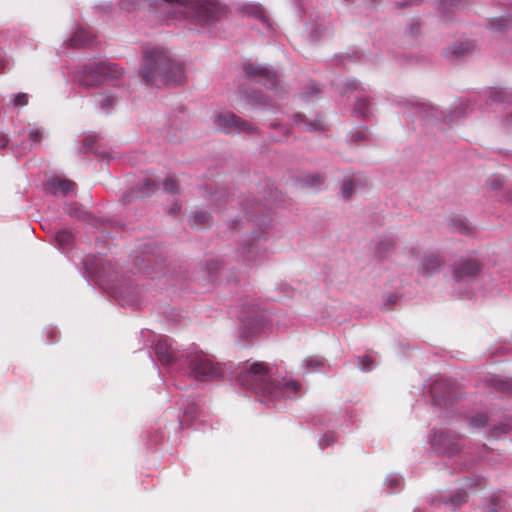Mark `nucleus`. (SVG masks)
Masks as SVG:
<instances>
[{
    "mask_svg": "<svg viewBox=\"0 0 512 512\" xmlns=\"http://www.w3.org/2000/svg\"><path fill=\"white\" fill-rule=\"evenodd\" d=\"M247 13L251 14L257 18L263 17V12L260 7L258 6H252L249 9H247Z\"/></svg>",
    "mask_w": 512,
    "mask_h": 512,
    "instance_id": "c9c22d12",
    "label": "nucleus"
},
{
    "mask_svg": "<svg viewBox=\"0 0 512 512\" xmlns=\"http://www.w3.org/2000/svg\"><path fill=\"white\" fill-rule=\"evenodd\" d=\"M325 364V358L318 355L307 356L303 360V366L307 372H314L322 368Z\"/></svg>",
    "mask_w": 512,
    "mask_h": 512,
    "instance_id": "6ab92c4d",
    "label": "nucleus"
},
{
    "mask_svg": "<svg viewBox=\"0 0 512 512\" xmlns=\"http://www.w3.org/2000/svg\"><path fill=\"white\" fill-rule=\"evenodd\" d=\"M49 185L54 194L60 193L63 195L74 191L76 187L75 182L57 176L50 179Z\"/></svg>",
    "mask_w": 512,
    "mask_h": 512,
    "instance_id": "ddd939ff",
    "label": "nucleus"
},
{
    "mask_svg": "<svg viewBox=\"0 0 512 512\" xmlns=\"http://www.w3.org/2000/svg\"><path fill=\"white\" fill-rule=\"evenodd\" d=\"M354 190V183L351 179H347L343 182L342 194L344 197H350Z\"/></svg>",
    "mask_w": 512,
    "mask_h": 512,
    "instance_id": "c756f323",
    "label": "nucleus"
},
{
    "mask_svg": "<svg viewBox=\"0 0 512 512\" xmlns=\"http://www.w3.org/2000/svg\"><path fill=\"white\" fill-rule=\"evenodd\" d=\"M357 87L356 83L355 82H352L351 84V88L355 89Z\"/></svg>",
    "mask_w": 512,
    "mask_h": 512,
    "instance_id": "3c124183",
    "label": "nucleus"
},
{
    "mask_svg": "<svg viewBox=\"0 0 512 512\" xmlns=\"http://www.w3.org/2000/svg\"><path fill=\"white\" fill-rule=\"evenodd\" d=\"M396 301V296L392 295L389 297V302L394 303Z\"/></svg>",
    "mask_w": 512,
    "mask_h": 512,
    "instance_id": "09e8293b",
    "label": "nucleus"
},
{
    "mask_svg": "<svg viewBox=\"0 0 512 512\" xmlns=\"http://www.w3.org/2000/svg\"><path fill=\"white\" fill-rule=\"evenodd\" d=\"M511 25V21L507 18H497L492 20L491 26L495 31H504L509 28Z\"/></svg>",
    "mask_w": 512,
    "mask_h": 512,
    "instance_id": "bb28decb",
    "label": "nucleus"
},
{
    "mask_svg": "<svg viewBox=\"0 0 512 512\" xmlns=\"http://www.w3.org/2000/svg\"><path fill=\"white\" fill-rule=\"evenodd\" d=\"M140 76L147 85L156 87L181 84L184 79V67L171 59L169 52L153 47L144 52Z\"/></svg>",
    "mask_w": 512,
    "mask_h": 512,
    "instance_id": "f257e3e1",
    "label": "nucleus"
},
{
    "mask_svg": "<svg viewBox=\"0 0 512 512\" xmlns=\"http://www.w3.org/2000/svg\"><path fill=\"white\" fill-rule=\"evenodd\" d=\"M190 375L198 381H212L222 376L223 366L214 363L203 352H194L186 356Z\"/></svg>",
    "mask_w": 512,
    "mask_h": 512,
    "instance_id": "7ed1b4c3",
    "label": "nucleus"
},
{
    "mask_svg": "<svg viewBox=\"0 0 512 512\" xmlns=\"http://www.w3.org/2000/svg\"><path fill=\"white\" fill-rule=\"evenodd\" d=\"M454 224L455 228L462 234L468 235L472 232L470 225L461 219L455 220Z\"/></svg>",
    "mask_w": 512,
    "mask_h": 512,
    "instance_id": "c85d7f7f",
    "label": "nucleus"
},
{
    "mask_svg": "<svg viewBox=\"0 0 512 512\" xmlns=\"http://www.w3.org/2000/svg\"><path fill=\"white\" fill-rule=\"evenodd\" d=\"M475 48L472 42H460L451 49V54L455 57H461L470 53Z\"/></svg>",
    "mask_w": 512,
    "mask_h": 512,
    "instance_id": "aec40b11",
    "label": "nucleus"
},
{
    "mask_svg": "<svg viewBox=\"0 0 512 512\" xmlns=\"http://www.w3.org/2000/svg\"><path fill=\"white\" fill-rule=\"evenodd\" d=\"M166 4H172V5H176V6H184L185 5V0H163Z\"/></svg>",
    "mask_w": 512,
    "mask_h": 512,
    "instance_id": "a19ab883",
    "label": "nucleus"
},
{
    "mask_svg": "<svg viewBox=\"0 0 512 512\" xmlns=\"http://www.w3.org/2000/svg\"><path fill=\"white\" fill-rule=\"evenodd\" d=\"M211 220H212V217L208 212L199 211V212H195L190 217L189 222L192 227L197 228V229H203L210 225Z\"/></svg>",
    "mask_w": 512,
    "mask_h": 512,
    "instance_id": "f3484780",
    "label": "nucleus"
},
{
    "mask_svg": "<svg viewBox=\"0 0 512 512\" xmlns=\"http://www.w3.org/2000/svg\"><path fill=\"white\" fill-rule=\"evenodd\" d=\"M180 209H181L180 205L176 203L172 206L171 213L176 214L180 211Z\"/></svg>",
    "mask_w": 512,
    "mask_h": 512,
    "instance_id": "a18cd8bd",
    "label": "nucleus"
},
{
    "mask_svg": "<svg viewBox=\"0 0 512 512\" xmlns=\"http://www.w3.org/2000/svg\"><path fill=\"white\" fill-rule=\"evenodd\" d=\"M164 190L167 193H178L179 192V185L177 182V179L174 176H167L164 181Z\"/></svg>",
    "mask_w": 512,
    "mask_h": 512,
    "instance_id": "a878e982",
    "label": "nucleus"
},
{
    "mask_svg": "<svg viewBox=\"0 0 512 512\" xmlns=\"http://www.w3.org/2000/svg\"><path fill=\"white\" fill-rule=\"evenodd\" d=\"M487 185L489 186V188L491 190H497L499 188L502 187L503 185V181L501 178L499 177H492L489 179V181L487 182Z\"/></svg>",
    "mask_w": 512,
    "mask_h": 512,
    "instance_id": "473e14b6",
    "label": "nucleus"
},
{
    "mask_svg": "<svg viewBox=\"0 0 512 512\" xmlns=\"http://www.w3.org/2000/svg\"><path fill=\"white\" fill-rule=\"evenodd\" d=\"M387 483L392 491H396L401 485V480L397 477H391L387 480Z\"/></svg>",
    "mask_w": 512,
    "mask_h": 512,
    "instance_id": "f704fd0d",
    "label": "nucleus"
},
{
    "mask_svg": "<svg viewBox=\"0 0 512 512\" xmlns=\"http://www.w3.org/2000/svg\"><path fill=\"white\" fill-rule=\"evenodd\" d=\"M360 363L364 370H368L372 364V358L368 355L363 356L362 358H360Z\"/></svg>",
    "mask_w": 512,
    "mask_h": 512,
    "instance_id": "e433bc0d",
    "label": "nucleus"
},
{
    "mask_svg": "<svg viewBox=\"0 0 512 512\" xmlns=\"http://www.w3.org/2000/svg\"><path fill=\"white\" fill-rule=\"evenodd\" d=\"M74 239L73 233L69 230H60L55 236V241L61 248L69 246Z\"/></svg>",
    "mask_w": 512,
    "mask_h": 512,
    "instance_id": "412c9836",
    "label": "nucleus"
},
{
    "mask_svg": "<svg viewBox=\"0 0 512 512\" xmlns=\"http://www.w3.org/2000/svg\"><path fill=\"white\" fill-rule=\"evenodd\" d=\"M101 62L83 66L78 73V81L85 87H96L104 82Z\"/></svg>",
    "mask_w": 512,
    "mask_h": 512,
    "instance_id": "1a4fd4ad",
    "label": "nucleus"
},
{
    "mask_svg": "<svg viewBox=\"0 0 512 512\" xmlns=\"http://www.w3.org/2000/svg\"><path fill=\"white\" fill-rule=\"evenodd\" d=\"M9 139L6 135H0V149L8 146Z\"/></svg>",
    "mask_w": 512,
    "mask_h": 512,
    "instance_id": "79ce46f5",
    "label": "nucleus"
},
{
    "mask_svg": "<svg viewBox=\"0 0 512 512\" xmlns=\"http://www.w3.org/2000/svg\"><path fill=\"white\" fill-rule=\"evenodd\" d=\"M41 137H42V133L38 130L36 131H32L30 133V138L34 141V142H39L41 140Z\"/></svg>",
    "mask_w": 512,
    "mask_h": 512,
    "instance_id": "ea45409f",
    "label": "nucleus"
},
{
    "mask_svg": "<svg viewBox=\"0 0 512 512\" xmlns=\"http://www.w3.org/2000/svg\"><path fill=\"white\" fill-rule=\"evenodd\" d=\"M217 263H210L208 266V270H214L216 269Z\"/></svg>",
    "mask_w": 512,
    "mask_h": 512,
    "instance_id": "de8ad7c7",
    "label": "nucleus"
},
{
    "mask_svg": "<svg viewBox=\"0 0 512 512\" xmlns=\"http://www.w3.org/2000/svg\"><path fill=\"white\" fill-rule=\"evenodd\" d=\"M430 393L434 404L439 406H447L458 399L455 385L445 379L434 381L431 384Z\"/></svg>",
    "mask_w": 512,
    "mask_h": 512,
    "instance_id": "423d86ee",
    "label": "nucleus"
},
{
    "mask_svg": "<svg viewBox=\"0 0 512 512\" xmlns=\"http://www.w3.org/2000/svg\"><path fill=\"white\" fill-rule=\"evenodd\" d=\"M94 39L93 34L84 28L78 29L74 35L70 38V46L72 47H81L85 45H89L92 43Z\"/></svg>",
    "mask_w": 512,
    "mask_h": 512,
    "instance_id": "2eb2a0df",
    "label": "nucleus"
},
{
    "mask_svg": "<svg viewBox=\"0 0 512 512\" xmlns=\"http://www.w3.org/2000/svg\"><path fill=\"white\" fill-rule=\"evenodd\" d=\"M395 247V242L392 238H385L377 245V254L380 257H386Z\"/></svg>",
    "mask_w": 512,
    "mask_h": 512,
    "instance_id": "4be33fe9",
    "label": "nucleus"
},
{
    "mask_svg": "<svg viewBox=\"0 0 512 512\" xmlns=\"http://www.w3.org/2000/svg\"><path fill=\"white\" fill-rule=\"evenodd\" d=\"M197 13L203 22L210 23L220 19L225 14V11L215 2L204 1L198 5Z\"/></svg>",
    "mask_w": 512,
    "mask_h": 512,
    "instance_id": "f8f14e48",
    "label": "nucleus"
},
{
    "mask_svg": "<svg viewBox=\"0 0 512 512\" xmlns=\"http://www.w3.org/2000/svg\"><path fill=\"white\" fill-rule=\"evenodd\" d=\"M504 507V501L500 497H493L489 504L490 512H497Z\"/></svg>",
    "mask_w": 512,
    "mask_h": 512,
    "instance_id": "7c9ffc66",
    "label": "nucleus"
},
{
    "mask_svg": "<svg viewBox=\"0 0 512 512\" xmlns=\"http://www.w3.org/2000/svg\"><path fill=\"white\" fill-rule=\"evenodd\" d=\"M96 102L100 105L102 110L107 111L113 107L115 99L110 94H98L96 96Z\"/></svg>",
    "mask_w": 512,
    "mask_h": 512,
    "instance_id": "5701e85b",
    "label": "nucleus"
},
{
    "mask_svg": "<svg viewBox=\"0 0 512 512\" xmlns=\"http://www.w3.org/2000/svg\"><path fill=\"white\" fill-rule=\"evenodd\" d=\"M101 65L104 81L119 79L124 73L123 69L116 63L101 62Z\"/></svg>",
    "mask_w": 512,
    "mask_h": 512,
    "instance_id": "dca6fc26",
    "label": "nucleus"
},
{
    "mask_svg": "<svg viewBox=\"0 0 512 512\" xmlns=\"http://www.w3.org/2000/svg\"><path fill=\"white\" fill-rule=\"evenodd\" d=\"M155 353L158 360L163 365H174L184 356L183 353L176 351L168 339L161 338L155 344Z\"/></svg>",
    "mask_w": 512,
    "mask_h": 512,
    "instance_id": "9d476101",
    "label": "nucleus"
},
{
    "mask_svg": "<svg viewBox=\"0 0 512 512\" xmlns=\"http://www.w3.org/2000/svg\"><path fill=\"white\" fill-rule=\"evenodd\" d=\"M455 1H456V0H445V1H444V4H446V3L454 4V2H455Z\"/></svg>",
    "mask_w": 512,
    "mask_h": 512,
    "instance_id": "8fccbe9b",
    "label": "nucleus"
},
{
    "mask_svg": "<svg viewBox=\"0 0 512 512\" xmlns=\"http://www.w3.org/2000/svg\"><path fill=\"white\" fill-rule=\"evenodd\" d=\"M262 98H263V97H262V95H260V94H258V93H257V94L255 95V97L253 98V100H254L255 102H257V103H263Z\"/></svg>",
    "mask_w": 512,
    "mask_h": 512,
    "instance_id": "49530a36",
    "label": "nucleus"
},
{
    "mask_svg": "<svg viewBox=\"0 0 512 512\" xmlns=\"http://www.w3.org/2000/svg\"><path fill=\"white\" fill-rule=\"evenodd\" d=\"M262 252L261 247L258 242L251 243L248 247L244 249V253L246 255V259L248 261L254 260L260 253Z\"/></svg>",
    "mask_w": 512,
    "mask_h": 512,
    "instance_id": "393cba45",
    "label": "nucleus"
},
{
    "mask_svg": "<svg viewBox=\"0 0 512 512\" xmlns=\"http://www.w3.org/2000/svg\"><path fill=\"white\" fill-rule=\"evenodd\" d=\"M236 379L244 388L268 398L273 379L266 364L262 362L246 364L241 367Z\"/></svg>",
    "mask_w": 512,
    "mask_h": 512,
    "instance_id": "f03ea898",
    "label": "nucleus"
},
{
    "mask_svg": "<svg viewBox=\"0 0 512 512\" xmlns=\"http://www.w3.org/2000/svg\"><path fill=\"white\" fill-rule=\"evenodd\" d=\"M217 128L225 133H241L251 134L255 128L245 120L231 112L217 113L214 120Z\"/></svg>",
    "mask_w": 512,
    "mask_h": 512,
    "instance_id": "39448f33",
    "label": "nucleus"
},
{
    "mask_svg": "<svg viewBox=\"0 0 512 512\" xmlns=\"http://www.w3.org/2000/svg\"><path fill=\"white\" fill-rule=\"evenodd\" d=\"M431 442L436 451L449 457L457 454L462 448L460 435L442 430L434 432Z\"/></svg>",
    "mask_w": 512,
    "mask_h": 512,
    "instance_id": "20e7f679",
    "label": "nucleus"
},
{
    "mask_svg": "<svg viewBox=\"0 0 512 512\" xmlns=\"http://www.w3.org/2000/svg\"><path fill=\"white\" fill-rule=\"evenodd\" d=\"M506 97V93L503 91H494L492 94L493 101L501 102L504 101Z\"/></svg>",
    "mask_w": 512,
    "mask_h": 512,
    "instance_id": "58836bf2",
    "label": "nucleus"
},
{
    "mask_svg": "<svg viewBox=\"0 0 512 512\" xmlns=\"http://www.w3.org/2000/svg\"><path fill=\"white\" fill-rule=\"evenodd\" d=\"M498 431H499V433H506L508 431V426L507 425H501L499 427H495L494 428V435H498Z\"/></svg>",
    "mask_w": 512,
    "mask_h": 512,
    "instance_id": "37998d69",
    "label": "nucleus"
},
{
    "mask_svg": "<svg viewBox=\"0 0 512 512\" xmlns=\"http://www.w3.org/2000/svg\"><path fill=\"white\" fill-rule=\"evenodd\" d=\"M95 142V138L92 136L86 137L83 141V147L85 151L92 149Z\"/></svg>",
    "mask_w": 512,
    "mask_h": 512,
    "instance_id": "4c0bfd02",
    "label": "nucleus"
},
{
    "mask_svg": "<svg viewBox=\"0 0 512 512\" xmlns=\"http://www.w3.org/2000/svg\"><path fill=\"white\" fill-rule=\"evenodd\" d=\"M413 512H422V511L419 509H415Z\"/></svg>",
    "mask_w": 512,
    "mask_h": 512,
    "instance_id": "603ef678",
    "label": "nucleus"
},
{
    "mask_svg": "<svg viewBox=\"0 0 512 512\" xmlns=\"http://www.w3.org/2000/svg\"><path fill=\"white\" fill-rule=\"evenodd\" d=\"M296 124L300 127H303L306 131H324L325 124L321 120H315L313 122L307 121L304 119V116L298 115L296 117Z\"/></svg>",
    "mask_w": 512,
    "mask_h": 512,
    "instance_id": "a211bd4d",
    "label": "nucleus"
},
{
    "mask_svg": "<svg viewBox=\"0 0 512 512\" xmlns=\"http://www.w3.org/2000/svg\"><path fill=\"white\" fill-rule=\"evenodd\" d=\"M487 416L484 413H478L470 420V425L474 428L484 427L487 423Z\"/></svg>",
    "mask_w": 512,
    "mask_h": 512,
    "instance_id": "cd10ccee",
    "label": "nucleus"
},
{
    "mask_svg": "<svg viewBox=\"0 0 512 512\" xmlns=\"http://www.w3.org/2000/svg\"><path fill=\"white\" fill-rule=\"evenodd\" d=\"M7 64L8 60L2 54H0V69L5 68Z\"/></svg>",
    "mask_w": 512,
    "mask_h": 512,
    "instance_id": "c03bdc74",
    "label": "nucleus"
},
{
    "mask_svg": "<svg viewBox=\"0 0 512 512\" xmlns=\"http://www.w3.org/2000/svg\"><path fill=\"white\" fill-rule=\"evenodd\" d=\"M306 181L310 186H317L324 182V177L321 175H309L306 177Z\"/></svg>",
    "mask_w": 512,
    "mask_h": 512,
    "instance_id": "2f4dec72",
    "label": "nucleus"
},
{
    "mask_svg": "<svg viewBox=\"0 0 512 512\" xmlns=\"http://www.w3.org/2000/svg\"><path fill=\"white\" fill-rule=\"evenodd\" d=\"M244 71L248 78L263 83L270 90H276L278 79L275 72L262 65L252 63L246 64Z\"/></svg>",
    "mask_w": 512,
    "mask_h": 512,
    "instance_id": "0eeeda50",
    "label": "nucleus"
},
{
    "mask_svg": "<svg viewBox=\"0 0 512 512\" xmlns=\"http://www.w3.org/2000/svg\"><path fill=\"white\" fill-rule=\"evenodd\" d=\"M28 103V95L25 93H20L14 98L15 106H25Z\"/></svg>",
    "mask_w": 512,
    "mask_h": 512,
    "instance_id": "72a5a7b5",
    "label": "nucleus"
},
{
    "mask_svg": "<svg viewBox=\"0 0 512 512\" xmlns=\"http://www.w3.org/2000/svg\"><path fill=\"white\" fill-rule=\"evenodd\" d=\"M301 388V384L292 379L283 378L281 381L273 380L271 389L269 390L268 399L278 401L285 397L296 395Z\"/></svg>",
    "mask_w": 512,
    "mask_h": 512,
    "instance_id": "6e6552de",
    "label": "nucleus"
},
{
    "mask_svg": "<svg viewBox=\"0 0 512 512\" xmlns=\"http://www.w3.org/2000/svg\"><path fill=\"white\" fill-rule=\"evenodd\" d=\"M480 270V264L476 259L466 258L454 266L453 274L457 281L475 276Z\"/></svg>",
    "mask_w": 512,
    "mask_h": 512,
    "instance_id": "9b49d317",
    "label": "nucleus"
},
{
    "mask_svg": "<svg viewBox=\"0 0 512 512\" xmlns=\"http://www.w3.org/2000/svg\"><path fill=\"white\" fill-rule=\"evenodd\" d=\"M157 189V184L152 179H146L142 186L139 188V195L141 197H149Z\"/></svg>",
    "mask_w": 512,
    "mask_h": 512,
    "instance_id": "b1692460",
    "label": "nucleus"
},
{
    "mask_svg": "<svg viewBox=\"0 0 512 512\" xmlns=\"http://www.w3.org/2000/svg\"><path fill=\"white\" fill-rule=\"evenodd\" d=\"M441 264L442 262L436 254L429 253L423 258L420 272L422 274H433L439 270Z\"/></svg>",
    "mask_w": 512,
    "mask_h": 512,
    "instance_id": "4468645a",
    "label": "nucleus"
}]
</instances>
